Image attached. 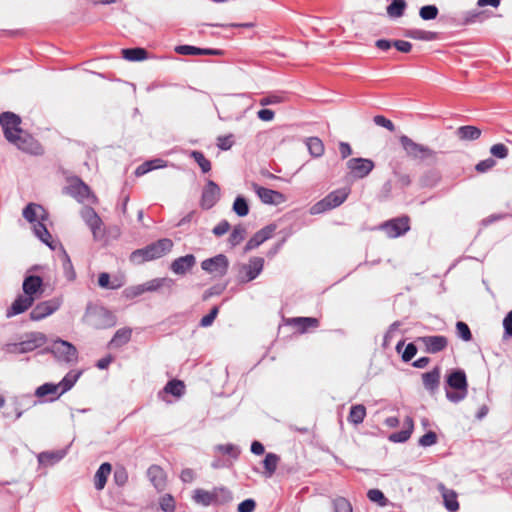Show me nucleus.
Instances as JSON below:
<instances>
[{
  "instance_id": "680f3d73",
  "label": "nucleus",
  "mask_w": 512,
  "mask_h": 512,
  "mask_svg": "<svg viewBox=\"0 0 512 512\" xmlns=\"http://www.w3.org/2000/svg\"><path fill=\"white\" fill-rule=\"evenodd\" d=\"M402 325V323L400 321H395L393 322L387 332L385 333L384 337H383V348H388L392 339L394 338L395 336V333L399 330V327Z\"/></svg>"
},
{
  "instance_id": "6ab92c4d",
  "label": "nucleus",
  "mask_w": 512,
  "mask_h": 512,
  "mask_svg": "<svg viewBox=\"0 0 512 512\" xmlns=\"http://www.w3.org/2000/svg\"><path fill=\"white\" fill-rule=\"evenodd\" d=\"M196 265V257L193 254H186L173 260L169 269L176 275L183 276L190 272Z\"/></svg>"
},
{
  "instance_id": "a18cd8bd",
  "label": "nucleus",
  "mask_w": 512,
  "mask_h": 512,
  "mask_svg": "<svg viewBox=\"0 0 512 512\" xmlns=\"http://www.w3.org/2000/svg\"><path fill=\"white\" fill-rule=\"evenodd\" d=\"M280 461V457L275 453H267L265 455V458L263 460L264 465V475L268 478L272 477V475L275 473L277 469V465Z\"/></svg>"
},
{
  "instance_id": "bf43d9fd",
  "label": "nucleus",
  "mask_w": 512,
  "mask_h": 512,
  "mask_svg": "<svg viewBox=\"0 0 512 512\" xmlns=\"http://www.w3.org/2000/svg\"><path fill=\"white\" fill-rule=\"evenodd\" d=\"M333 512H353L351 502L345 497H336L332 501Z\"/></svg>"
},
{
  "instance_id": "ddd939ff",
  "label": "nucleus",
  "mask_w": 512,
  "mask_h": 512,
  "mask_svg": "<svg viewBox=\"0 0 512 512\" xmlns=\"http://www.w3.org/2000/svg\"><path fill=\"white\" fill-rule=\"evenodd\" d=\"M221 190L219 185L213 180H207L201 194L200 206L204 210H209L219 201Z\"/></svg>"
},
{
  "instance_id": "5701e85b",
  "label": "nucleus",
  "mask_w": 512,
  "mask_h": 512,
  "mask_svg": "<svg viewBox=\"0 0 512 512\" xmlns=\"http://www.w3.org/2000/svg\"><path fill=\"white\" fill-rule=\"evenodd\" d=\"M35 301V297H29L27 295H19L13 301L10 308L7 309V318L19 315L29 309Z\"/></svg>"
},
{
  "instance_id": "1a4fd4ad",
  "label": "nucleus",
  "mask_w": 512,
  "mask_h": 512,
  "mask_svg": "<svg viewBox=\"0 0 512 512\" xmlns=\"http://www.w3.org/2000/svg\"><path fill=\"white\" fill-rule=\"evenodd\" d=\"M264 262L262 257H252L248 264H242L238 275L239 282L247 283L256 279L263 271Z\"/></svg>"
},
{
  "instance_id": "0e129e2a",
  "label": "nucleus",
  "mask_w": 512,
  "mask_h": 512,
  "mask_svg": "<svg viewBox=\"0 0 512 512\" xmlns=\"http://www.w3.org/2000/svg\"><path fill=\"white\" fill-rule=\"evenodd\" d=\"M159 505L162 511L164 512H174L175 511V501L172 495L165 494L159 500Z\"/></svg>"
},
{
  "instance_id": "a878e982",
  "label": "nucleus",
  "mask_w": 512,
  "mask_h": 512,
  "mask_svg": "<svg viewBox=\"0 0 512 512\" xmlns=\"http://www.w3.org/2000/svg\"><path fill=\"white\" fill-rule=\"evenodd\" d=\"M43 279L38 275H28L24 278L22 289L25 295L35 297L42 293Z\"/></svg>"
},
{
  "instance_id": "0eeeda50",
  "label": "nucleus",
  "mask_w": 512,
  "mask_h": 512,
  "mask_svg": "<svg viewBox=\"0 0 512 512\" xmlns=\"http://www.w3.org/2000/svg\"><path fill=\"white\" fill-rule=\"evenodd\" d=\"M0 125L8 142L17 140L16 134L22 133L21 117L13 112L6 111L0 114Z\"/></svg>"
},
{
  "instance_id": "c756f323",
  "label": "nucleus",
  "mask_w": 512,
  "mask_h": 512,
  "mask_svg": "<svg viewBox=\"0 0 512 512\" xmlns=\"http://www.w3.org/2000/svg\"><path fill=\"white\" fill-rule=\"evenodd\" d=\"M61 395L62 394L59 390V385L51 382H47L40 385L35 391V396H37L38 398L50 396L48 401L51 402L57 400Z\"/></svg>"
},
{
  "instance_id": "79ce46f5",
  "label": "nucleus",
  "mask_w": 512,
  "mask_h": 512,
  "mask_svg": "<svg viewBox=\"0 0 512 512\" xmlns=\"http://www.w3.org/2000/svg\"><path fill=\"white\" fill-rule=\"evenodd\" d=\"M404 35L408 38L422 41H434L437 40L439 36L437 32L421 29H409Z\"/></svg>"
},
{
  "instance_id": "b1692460",
  "label": "nucleus",
  "mask_w": 512,
  "mask_h": 512,
  "mask_svg": "<svg viewBox=\"0 0 512 512\" xmlns=\"http://www.w3.org/2000/svg\"><path fill=\"white\" fill-rule=\"evenodd\" d=\"M175 52L180 55H213L221 56L224 51L214 48H200L192 45H178L175 47Z\"/></svg>"
},
{
  "instance_id": "09e8293b",
  "label": "nucleus",
  "mask_w": 512,
  "mask_h": 512,
  "mask_svg": "<svg viewBox=\"0 0 512 512\" xmlns=\"http://www.w3.org/2000/svg\"><path fill=\"white\" fill-rule=\"evenodd\" d=\"M64 455V451L42 452L38 455V462L42 465H51L60 461Z\"/></svg>"
},
{
  "instance_id": "aec40b11",
  "label": "nucleus",
  "mask_w": 512,
  "mask_h": 512,
  "mask_svg": "<svg viewBox=\"0 0 512 512\" xmlns=\"http://www.w3.org/2000/svg\"><path fill=\"white\" fill-rule=\"evenodd\" d=\"M81 217L84 220V222L87 224V226L90 228L94 239L97 240L99 238L98 233L103 224L100 216L97 214V212L92 207L85 206L81 210Z\"/></svg>"
},
{
  "instance_id": "7ed1b4c3",
  "label": "nucleus",
  "mask_w": 512,
  "mask_h": 512,
  "mask_svg": "<svg viewBox=\"0 0 512 512\" xmlns=\"http://www.w3.org/2000/svg\"><path fill=\"white\" fill-rule=\"evenodd\" d=\"M172 247V240L162 238L145 246L144 248L134 250L130 254V261L135 264H142L146 261L155 260L170 252Z\"/></svg>"
},
{
  "instance_id": "9b49d317",
  "label": "nucleus",
  "mask_w": 512,
  "mask_h": 512,
  "mask_svg": "<svg viewBox=\"0 0 512 512\" xmlns=\"http://www.w3.org/2000/svg\"><path fill=\"white\" fill-rule=\"evenodd\" d=\"M47 341V337L41 332H32L27 335L26 339L14 344H9L8 347H13L15 352L20 354L34 351L36 348L43 346Z\"/></svg>"
},
{
  "instance_id": "72a5a7b5",
  "label": "nucleus",
  "mask_w": 512,
  "mask_h": 512,
  "mask_svg": "<svg viewBox=\"0 0 512 512\" xmlns=\"http://www.w3.org/2000/svg\"><path fill=\"white\" fill-rule=\"evenodd\" d=\"M147 476L156 489L160 490L165 486V475L160 466L151 465L147 470Z\"/></svg>"
},
{
  "instance_id": "412c9836",
  "label": "nucleus",
  "mask_w": 512,
  "mask_h": 512,
  "mask_svg": "<svg viewBox=\"0 0 512 512\" xmlns=\"http://www.w3.org/2000/svg\"><path fill=\"white\" fill-rule=\"evenodd\" d=\"M255 192L264 204L278 205L284 202V195L276 190L265 188L257 184H253Z\"/></svg>"
},
{
  "instance_id": "f704fd0d",
  "label": "nucleus",
  "mask_w": 512,
  "mask_h": 512,
  "mask_svg": "<svg viewBox=\"0 0 512 512\" xmlns=\"http://www.w3.org/2000/svg\"><path fill=\"white\" fill-rule=\"evenodd\" d=\"M82 373V370H71L63 377V379L57 384L59 385V390L62 395L72 389V387L81 377Z\"/></svg>"
},
{
  "instance_id": "69168bd1",
  "label": "nucleus",
  "mask_w": 512,
  "mask_h": 512,
  "mask_svg": "<svg viewBox=\"0 0 512 512\" xmlns=\"http://www.w3.org/2000/svg\"><path fill=\"white\" fill-rule=\"evenodd\" d=\"M114 482L117 486L122 487L128 481V473L124 467H118L113 474Z\"/></svg>"
},
{
  "instance_id": "58836bf2",
  "label": "nucleus",
  "mask_w": 512,
  "mask_h": 512,
  "mask_svg": "<svg viewBox=\"0 0 512 512\" xmlns=\"http://www.w3.org/2000/svg\"><path fill=\"white\" fill-rule=\"evenodd\" d=\"M404 344H405L404 340H400L397 343L395 349L398 353H401L402 361L407 363V362H410L415 357V355L417 354L418 348L414 342H410L405 346L404 350L402 351Z\"/></svg>"
},
{
  "instance_id": "c03bdc74",
  "label": "nucleus",
  "mask_w": 512,
  "mask_h": 512,
  "mask_svg": "<svg viewBox=\"0 0 512 512\" xmlns=\"http://www.w3.org/2000/svg\"><path fill=\"white\" fill-rule=\"evenodd\" d=\"M306 146L312 157L318 158L324 154L325 148L322 140L318 137H309L306 140Z\"/></svg>"
},
{
  "instance_id": "3c124183",
  "label": "nucleus",
  "mask_w": 512,
  "mask_h": 512,
  "mask_svg": "<svg viewBox=\"0 0 512 512\" xmlns=\"http://www.w3.org/2000/svg\"><path fill=\"white\" fill-rule=\"evenodd\" d=\"M443 500L445 508L450 512H456L459 510V502L457 500V494L453 490H445L443 493Z\"/></svg>"
},
{
  "instance_id": "9d476101",
  "label": "nucleus",
  "mask_w": 512,
  "mask_h": 512,
  "mask_svg": "<svg viewBox=\"0 0 512 512\" xmlns=\"http://www.w3.org/2000/svg\"><path fill=\"white\" fill-rule=\"evenodd\" d=\"M201 269L209 274L223 277L229 269V260L224 254H217L214 257L207 258L201 262Z\"/></svg>"
},
{
  "instance_id": "4d7b16f0",
  "label": "nucleus",
  "mask_w": 512,
  "mask_h": 512,
  "mask_svg": "<svg viewBox=\"0 0 512 512\" xmlns=\"http://www.w3.org/2000/svg\"><path fill=\"white\" fill-rule=\"evenodd\" d=\"M367 498L371 501L376 503L380 507H386L389 503V500L384 495V493L379 489H370L367 492Z\"/></svg>"
},
{
  "instance_id": "49530a36",
  "label": "nucleus",
  "mask_w": 512,
  "mask_h": 512,
  "mask_svg": "<svg viewBox=\"0 0 512 512\" xmlns=\"http://www.w3.org/2000/svg\"><path fill=\"white\" fill-rule=\"evenodd\" d=\"M366 416V408L362 404L353 405L350 408L348 421L355 425L361 424Z\"/></svg>"
},
{
  "instance_id": "7c9ffc66",
  "label": "nucleus",
  "mask_w": 512,
  "mask_h": 512,
  "mask_svg": "<svg viewBox=\"0 0 512 512\" xmlns=\"http://www.w3.org/2000/svg\"><path fill=\"white\" fill-rule=\"evenodd\" d=\"M111 471L112 465L108 462H104L99 466L94 476V487L96 490L104 489Z\"/></svg>"
},
{
  "instance_id": "de8ad7c7",
  "label": "nucleus",
  "mask_w": 512,
  "mask_h": 512,
  "mask_svg": "<svg viewBox=\"0 0 512 512\" xmlns=\"http://www.w3.org/2000/svg\"><path fill=\"white\" fill-rule=\"evenodd\" d=\"M233 212L239 217H245L249 213V203L248 200L242 196L238 195L233 202L232 205Z\"/></svg>"
},
{
  "instance_id": "393cba45",
  "label": "nucleus",
  "mask_w": 512,
  "mask_h": 512,
  "mask_svg": "<svg viewBox=\"0 0 512 512\" xmlns=\"http://www.w3.org/2000/svg\"><path fill=\"white\" fill-rule=\"evenodd\" d=\"M414 429V421L410 416H406L403 422V428L400 431L391 433L388 436V440L393 443H404L410 437Z\"/></svg>"
},
{
  "instance_id": "6e6d98bb",
  "label": "nucleus",
  "mask_w": 512,
  "mask_h": 512,
  "mask_svg": "<svg viewBox=\"0 0 512 512\" xmlns=\"http://www.w3.org/2000/svg\"><path fill=\"white\" fill-rule=\"evenodd\" d=\"M214 450L222 454L229 455L234 460L238 459L241 453L240 448L232 443L218 444L214 447Z\"/></svg>"
},
{
  "instance_id": "c85d7f7f",
  "label": "nucleus",
  "mask_w": 512,
  "mask_h": 512,
  "mask_svg": "<svg viewBox=\"0 0 512 512\" xmlns=\"http://www.w3.org/2000/svg\"><path fill=\"white\" fill-rule=\"evenodd\" d=\"M422 381L425 389L434 393L440 384V368L436 366L431 371L423 373Z\"/></svg>"
},
{
  "instance_id": "bb28decb",
  "label": "nucleus",
  "mask_w": 512,
  "mask_h": 512,
  "mask_svg": "<svg viewBox=\"0 0 512 512\" xmlns=\"http://www.w3.org/2000/svg\"><path fill=\"white\" fill-rule=\"evenodd\" d=\"M44 222L45 221L39 219L35 224H33L34 234L42 243L47 245L51 250H55L57 247V243L52 240V236Z\"/></svg>"
},
{
  "instance_id": "6e6552de",
  "label": "nucleus",
  "mask_w": 512,
  "mask_h": 512,
  "mask_svg": "<svg viewBox=\"0 0 512 512\" xmlns=\"http://www.w3.org/2000/svg\"><path fill=\"white\" fill-rule=\"evenodd\" d=\"M380 228L388 237L397 238L406 234L410 230V218L407 215L392 218L381 224Z\"/></svg>"
},
{
  "instance_id": "f3484780",
  "label": "nucleus",
  "mask_w": 512,
  "mask_h": 512,
  "mask_svg": "<svg viewBox=\"0 0 512 512\" xmlns=\"http://www.w3.org/2000/svg\"><path fill=\"white\" fill-rule=\"evenodd\" d=\"M17 140L10 141V143L14 144L18 149L30 153V154H39L41 150V146L39 142L30 134L24 132L16 134Z\"/></svg>"
},
{
  "instance_id": "cd10ccee",
  "label": "nucleus",
  "mask_w": 512,
  "mask_h": 512,
  "mask_svg": "<svg viewBox=\"0 0 512 512\" xmlns=\"http://www.w3.org/2000/svg\"><path fill=\"white\" fill-rule=\"evenodd\" d=\"M132 336V329L129 327H124L118 329L112 339L108 342L109 349H116L126 345Z\"/></svg>"
},
{
  "instance_id": "f8f14e48",
  "label": "nucleus",
  "mask_w": 512,
  "mask_h": 512,
  "mask_svg": "<svg viewBox=\"0 0 512 512\" xmlns=\"http://www.w3.org/2000/svg\"><path fill=\"white\" fill-rule=\"evenodd\" d=\"M69 186L65 188L66 193L75 198L78 202H84L89 198L95 199L90 187L78 176L69 178Z\"/></svg>"
},
{
  "instance_id": "13d9d810",
  "label": "nucleus",
  "mask_w": 512,
  "mask_h": 512,
  "mask_svg": "<svg viewBox=\"0 0 512 512\" xmlns=\"http://www.w3.org/2000/svg\"><path fill=\"white\" fill-rule=\"evenodd\" d=\"M215 505H223L232 500V493L225 487L214 488Z\"/></svg>"
},
{
  "instance_id": "864d4df0",
  "label": "nucleus",
  "mask_w": 512,
  "mask_h": 512,
  "mask_svg": "<svg viewBox=\"0 0 512 512\" xmlns=\"http://www.w3.org/2000/svg\"><path fill=\"white\" fill-rule=\"evenodd\" d=\"M406 6L405 0H392V2L387 6V14L390 17H401L404 14Z\"/></svg>"
},
{
  "instance_id": "39448f33",
  "label": "nucleus",
  "mask_w": 512,
  "mask_h": 512,
  "mask_svg": "<svg viewBox=\"0 0 512 512\" xmlns=\"http://www.w3.org/2000/svg\"><path fill=\"white\" fill-rule=\"evenodd\" d=\"M399 142L405 151L406 155L413 159L418 161H434L436 157V152L432 150L430 147L416 143L411 138H409L406 135H402L399 138Z\"/></svg>"
},
{
  "instance_id": "4468645a",
  "label": "nucleus",
  "mask_w": 512,
  "mask_h": 512,
  "mask_svg": "<svg viewBox=\"0 0 512 512\" xmlns=\"http://www.w3.org/2000/svg\"><path fill=\"white\" fill-rule=\"evenodd\" d=\"M347 168L355 179H362L373 170L374 162L367 158H351L347 161Z\"/></svg>"
},
{
  "instance_id": "423d86ee",
  "label": "nucleus",
  "mask_w": 512,
  "mask_h": 512,
  "mask_svg": "<svg viewBox=\"0 0 512 512\" xmlns=\"http://www.w3.org/2000/svg\"><path fill=\"white\" fill-rule=\"evenodd\" d=\"M349 193L350 190L346 188L330 192L310 208V213L317 215L340 206L347 199Z\"/></svg>"
},
{
  "instance_id": "2f4dec72",
  "label": "nucleus",
  "mask_w": 512,
  "mask_h": 512,
  "mask_svg": "<svg viewBox=\"0 0 512 512\" xmlns=\"http://www.w3.org/2000/svg\"><path fill=\"white\" fill-rule=\"evenodd\" d=\"M455 133L460 140L474 141L480 138L482 131L473 125H464L458 127Z\"/></svg>"
},
{
  "instance_id": "c9c22d12",
  "label": "nucleus",
  "mask_w": 512,
  "mask_h": 512,
  "mask_svg": "<svg viewBox=\"0 0 512 512\" xmlns=\"http://www.w3.org/2000/svg\"><path fill=\"white\" fill-rule=\"evenodd\" d=\"M175 284L174 280L168 277L163 278H154L150 281H147L141 284V287L144 288L145 292H155L162 287L171 288Z\"/></svg>"
},
{
  "instance_id": "e433bc0d",
  "label": "nucleus",
  "mask_w": 512,
  "mask_h": 512,
  "mask_svg": "<svg viewBox=\"0 0 512 512\" xmlns=\"http://www.w3.org/2000/svg\"><path fill=\"white\" fill-rule=\"evenodd\" d=\"M25 398H31L30 395H24L22 397H19V396H15L11 399V407H12V411L9 412V411H5L3 412V417L4 418H11L12 417V413H14V420H18L24 413V409H23V400Z\"/></svg>"
},
{
  "instance_id": "052dcab7",
  "label": "nucleus",
  "mask_w": 512,
  "mask_h": 512,
  "mask_svg": "<svg viewBox=\"0 0 512 512\" xmlns=\"http://www.w3.org/2000/svg\"><path fill=\"white\" fill-rule=\"evenodd\" d=\"M439 10L436 5H424L419 10V16L422 20L429 21L437 18Z\"/></svg>"
},
{
  "instance_id": "4c0bfd02",
  "label": "nucleus",
  "mask_w": 512,
  "mask_h": 512,
  "mask_svg": "<svg viewBox=\"0 0 512 512\" xmlns=\"http://www.w3.org/2000/svg\"><path fill=\"white\" fill-rule=\"evenodd\" d=\"M165 166H166V162L163 159L156 158V159L145 161L144 163L139 165L136 168L134 173H135V176L140 177L152 170L163 168Z\"/></svg>"
},
{
  "instance_id": "e2e57ef3",
  "label": "nucleus",
  "mask_w": 512,
  "mask_h": 512,
  "mask_svg": "<svg viewBox=\"0 0 512 512\" xmlns=\"http://www.w3.org/2000/svg\"><path fill=\"white\" fill-rule=\"evenodd\" d=\"M456 331H457L458 337L461 338L462 340L468 342L472 339L471 330L465 322L458 321L456 323Z\"/></svg>"
},
{
  "instance_id": "dca6fc26",
  "label": "nucleus",
  "mask_w": 512,
  "mask_h": 512,
  "mask_svg": "<svg viewBox=\"0 0 512 512\" xmlns=\"http://www.w3.org/2000/svg\"><path fill=\"white\" fill-rule=\"evenodd\" d=\"M61 302L54 298L38 303L30 312V319L40 321L60 308Z\"/></svg>"
},
{
  "instance_id": "37998d69",
  "label": "nucleus",
  "mask_w": 512,
  "mask_h": 512,
  "mask_svg": "<svg viewBox=\"0 0 512 512\" xmlns=\"http://www.w3.org/2000/svg\"><path fill=\"white\" fill-rule=\"evenodd\" d=\"M185 385L184 382L178 379L170 380L166 383L163 390L159 392V396L162 393L171 394L175 397H180L184 394Z\"/></svg>"
},
{
  "instance_id": "f257e3e1",
  "label": "nucleus",
  "mask_w": 512,
  "mask_h": 512,
  "mask_svg": "<svg viewBox=\"0 0 512 512\" xmlns=\"http://www.w3.org/2000/svg\"><path fill=\"white\" fill-rule=\"evenodd\" d=\"M446 398L452 403H459L467 397L468 382L466 373L463 369H452L445 380Z\"/></svg>"
},
{
  "instance_id": "603ef678",
  "label": "nucleus",
  "mask_w": 512,
  "mask_h": 512,
  "mask_svg": "<svg viewBox=\"0 0 512 512\" xmlns=\"http://www.w3.org/2000/svg\"><path fill=\"white\" fill-rule=\"evenodd\" d=\"M246 233V228L243 225L238 224L234 226L228 239V242L231 245V247H235L238 244H240L245 239Z\"/></svg>"
},
{
  "instance_id": "ea45409f",
  "label": "nucleus",
  "mask_w": 512,
  "mask_h": 512,
  "mask_svg": "<svg viewBox=\"0 0 512 512\" xmlns=\"http://www.w3.org/2000/svg\"><path fill=\"white\" fill-rule=\"evenodd\" d=\"M121 54L128 61H142L148 58V51L142 47L124 48Z\"/></svg>"
},
{
  "instance_id": "4be33fe9",
  "label": "nucleus",
  "mask_w": 512,
  "mask_h": 512,
  "mask_svg": "<svg viewBox=\"0 0 512 512\" xmlns=\"http://www.w3.org/2000/svg\"><path fill=\"white\" fill-rule=\"evenodd\" d=\"M22 215L31 224H35L39 219L42 221L48 219V212L42 205L36 203L27 204L23 209Z\"/></svg>"
},
{
  "instance_id": "5fc2aeb1",
  "label": "nucleus",
  "mask_w": 512,
  "mask_h": 512,
  "mask_svg": "<svg viewBox=\"0 0 512 512\" xmlns=\"http://www.w3.org/2000/svg\"><path fill=\"white\" fill-rule=\"evenodd\" d=\"M190 157L199 165L203 173H208L211 170V162L205 157L203 152L193 150L190 152Z\"/></svg>"
},
{
  "instance_id": "2eb2a0df",
  "label": "nucleus",
  "mask_w": 512,
  "mask_h": 512,
  "mask_svg": "<svg viewBox=\"0 0 512 512\" xmlns=\"http://www.w3.org/2000/svg\"><path fill=\"white\" fill-rule=\"evenodd\" d=\"M416 342L422 344L424 351L429 354L439 353L448 346V339L443 335L421 336L416 339Z\"/></svg>"
},
{
  "instance_id": "473e14b6",
  "label": "nucleus",
  "mask_w": 512,
  "mask_h": 512,
  "mask_svg": "<svg viewBox=\"0 0 512 512\" xmlns=\"http://www.w3.org/2000/svg\"><path fill=\"white\" fill-rule=\"evenodd\" d=\"M289 323L294 325L300 333L319 326V320L314 317H294L289 320Z\"/></svg>"
},
{
  "instance_id": "a211bd4d",
  "label": "nucleus",
  "mask_w": 512,
  "mask_h": 512,
  "mask_svg": "<svg viewBox=\"0 0 512 512\" xmlns=\"http://www.w3.org/2000/svg\"><path fill=\"white\" fill-rule=\"evenodd\" d=\"M276 229L275 224H269L257 231L246 243L244 252L247 253L270 239Z\"/></svg>"
},
{
  "instance_id": "774afa93",
  "label": "nucleus",
  "mask_w": 512,
  "mask_h": 512,
  "mask_svg": "<svg viewBox=\"0 0 512 512\" xmlns=\"http://www.w3.org/2000/svg\"><path fill=\"white\" fill-rule=\"evenodd\" d=\"M504 334L503 338H512V310L507 313L503 319Z\"/></svg>"
},
{
  "instance_id": "338daca9",
  "label": "nucleus",
  "mask_w": 512,
  "mask_h": 512,
  "mask_svg": "<svg viewBox=\"0 0 512 512\" xmlns=\"http://www.w3.org/2000/svg\"><path fill=\"white\" fill-rule=\"evenodd\" d=\"M437 443V434L434 431H428L418 440V445L422 447H429Z\"/></svg>"
},
{
  "instance_id": "f03ea898",
  "label": "nucleus",
  "mask_w": 512,
  "mask_h": 512,
  "mask_svg": "<svg viewBox=\"0 0 512 512\" xmlns=\"http://www.w3.org/2000/svg\"><path fill=\"white\" fill-rule=\"evenodd\" d=\"M83 321L94 329H107L113 327L117 320L114 313L106 307L88 303L83 316Z\"/></svg>"
},
{
  "instance_id": "20e7f679",
  "label": "nucleus",
  "mask_w": 512,
  "mask_h": 512,
  "mask_svg": "<svg viewBox=\"0 0 512 512\" xmlns=\"http://www.w3.org/2000/svg\"><path fill=\"white\" fill-rule=\"evenodd\" d=\"M40 353H50L59 363L67 365L76 363L78 360L76 347L72 343L60 338L55 339L49 346L43 348Z\"/></svg>"
},
{
  "instance_id": "a19ab883",
  "label": "nucleus",
  "mask_w": 512,
  "mask_h": 512,
  "mask_svg": "<svg viewBox=\"0 0 512 512\" xmlns=\"http://www.w3.org/2000/svg\"><path fill=\"white\" fill-rule=\"evenodd\" d=\"M193 500L204 507L215 505L214 489L207 491L204 489H196L194 491Z\"/></svg>"
},
{
  "instance_id": "8fccbe9b",
  "label": "nucleus",
  "mask_w": 512,
  "mask_h": 512,
  "mask_svg": "<svg viewBox=\"0 0 512 512\" xmlns=\"http://www.w3.org/2000/svg\"><path fill=\"white\" fill-rule=\"evenodd\" d=\"M62 249V267H63V273L67 280L73 281L76 278V273L73 268V264L71 262V259L65 249L61 246Z\"/></svg>"
}]
</instances>
